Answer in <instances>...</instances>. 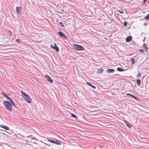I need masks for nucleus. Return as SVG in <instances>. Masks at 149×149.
I'll return each instance as SVG.
<instances>
[{"label": "nucleus", "mask_w": 149, "mask_h": 149, "mask_svg": "<svg viewBox=\"0 0 149 149\" xmlns=\"http://www.w3.org/2000/svg\"><path fill=\"white\" fill-rule=\"evenodd\" d=\"M117 70L120 72H123L124 71V70L123 69L120 68H117Z\"/></svg>", "instance_id": "a211bd4d"}, {"label": "nucleus", "mask_w": 149, "mask_h": 149, "mask_svg": "<svg viewBox=\"0 0 149 149\" xmlns=\"http://www.w3.org/2000/svg\"><path fill=\"white\" fill-rule=\"evenodd\" d=\"M72 47L74 49L77 51H83L85 50L84 48L81 45L74 44Z\"/></svg>", "instance_id": "7ed1b4c3"}, {"label": "nucleus", "mask_w": 149, "mask_h": 149, "mask_svg": "<svg viewBox=\"0 0 149 149\" xmlns=\"http://www.w3.org/2000/svg\"><path fill=\"white\" fill-rule=\"evenodd\" d=\"M2 94L6 97L7 99L9 100H10V102L11 103V104L13 105L15 107H16V106L14 104V102L7 95H6L3 92L2 93Z\"/></svg>", "instance_id": "20e7f679"}, {"label": "nucleus", "mask_w": 149, "mask_h": 149, "mask_svg": "<svg viewBox=\"0 0 149 149\" xmlns=\"http://www.w3.org/2000/svg\"><path fill=\"white\" fill-rule=\"evenodd\" d=\"M103 71V70L102 68H101L100 69H98V71H97V74H100L102 73Z\"/></svg>", "instance_id": "9b49d317"}, {"label": "nucleus", "mask_w": 149, "mask_h": 149, "mask_svg": "<svg viewBox=\"0 0 149 149\" xmlns=\"http://www.w3.org/2000/svg\"><path fill=\"white\" fill-rule=\"evenodd\" d=\"M124 25L125 26H127V22H124Z\"/></svg>", "instance_id": "bb28decb"}, {"label": "nucleus", "mask_w": 149, "mask_h": 149, "mask_svg": "<svg viewBox=\"0 0 149 149\" xmlns=\"http://www.w3.org/2000/svg\"><path fill=\"white\" fill-rule=\"evenodd\" d=\"M114 71V70L113 69H108L107 72L108 73H112Z\"/></svg>", "instance_id": "1a4fd4ad"}, {"label": "nucleus", "mask_w": 149, "mask_h": 149, "mask_svg": "<svg viewBox=\"0 0 149 149\" xmlns=\"http://www.w3.org/2000/svg\"><path fill=\"white\" fill-rule=\"evenodd\" d=\"M71 115H72V117L77 118V119L78 118V117L77 116H76L74 114H73L72 113H71Z\"/></svg>", "instance_id": "6ab92c4d"}, {"label": "nucleus", "mask_w": 149, "mask_h": 149, "mask_svg": "<svg viewBox=\"0 0 149 149\" xmlns=\"http://www.w3.org/2000/svg\"><path fill=\"white\" fill-rule=\"evenodd\" d=\"M143 47H144L146 49V51L148 52V48L146 46V45L145 43H144L143 45Z\"/></svg>", "instance_id": "412c9836"}, {"label": "nucleus", "mask_w": 149, "mask_h": 149, "mask_svg": "<svg viewBox=\"0 0 149 149\" xmlns=\"http://www.w3.org/2000/svg\"><path fill=\"white\" fill-rule=\"evenodd\" d=\"M15 41L18 42H21V40L19 39H16Z\"/></svg>", "instance_id": "5701e85b"}, {"label": "nucleus", "mask_w": 149, "mask_h": 149, "mask_svg": "<svg viewBox=\"0 0 149 149\" xmlns=\"http://www.w3.org/2000/svg\"><path fill=\"white\" fill-rule=\"evenodd\" d=\"M139 51L141 52V53H144V51L142 49H139Z\"/></svg>", "instance_id": "b1692460"}, {"label": "nucleus", "mask_w": 149, "mask_h": 149, "mask_svg": "<svg viewBox=\"0 0 149 149\" xmlns=\"http://www.w3.org/2000/svg\"><path fill=\"white\" fill-rule=\"evenodd\" d=\"M61 25L63 26H64V25H63V24H62Z\"/></svg>", "instance_id": "473e14b6"}, {"label": "nucleus", "mask_w": 149, "mask_h": 149, "mask_svg": "<svg viewBox=\"0 0 149 149\" xmlns=\"http://www.w3.org/2000/svg\"><path fill=\"white\" fill-rule=\"evenodd\" d=\"M3 104L6 108L10 111H12L13 110L11 103L7 101H5L3 102Z\"/></svg>", "instance_id": "f03ea898"}, {"label": "nucleus", "mask_w": 149, "mask_h": 149, "mask_svg": "<svg viewBox=\"0 0 149 149\" xmlns=\"http://www.w3.org/2000/svg\"><path fill=\"white\" fill-rule=\"evenodd\" d=\"M126 95H131V94L130 93H127L125 94Z\"/></svg>", "instance_id": "c756f323"}, {"label": "nucleus", "mask_w": 149, "mask_h": 149, "mask_svg": "<svg viewBox=\"0 0 149 149\" xmlns=\"http://www.w3.org/2000/svg\"><path fill=\"white\" fill-rule=\"evenodd\" d=\"M45 77L47 79V80L48 81L50 82L51 83H52L53 82L52 80L50 78L49 76L47 75H45Z\"/></svg>", "instance_id": "0eeeda50"}, {"label": "nucleus", "mask_w": 149, "mask_h": 149, "mask_svg": "<svg viewBox=\"0 0 149 149\" xmlns=\"http://www.w3.org/2000/svg\"><path fill=\"white\" fill-rule=\"evenodd\" d=\"M136 82L137 83V84L138 85H141V81L139 79H137L136 80Z\"/></svg>", "instance_id": "f3484780"}, {"label": "nucleus", "mask_w": 149, "mask_h": 149, "mask_svg": "<svg viewBox=\"0 0 149 149\" xmlns=\"http://www.w3.org/2000/svg\"><path fill=\"white\" fill-rule=\"evenodd\" d=\"M147 1V0H143V3L144 4Z\"/></svg>", "instance_id": "7c9ffc66"}, {"label": "nucleus", "mask_w": 149, "mask_h": 149, "mask_svg": "<svg viewBox=\"0 0 149 149\" xmlns=\"http://www.w3.org/2000/svg\"><path fill=\"white\" fill-rule=\"evenodd\" d=\"M131 96L133 98H134L136 100H137L138 99L137 98H136L135 96H134V95L131 94Z\"/></svg>", "instance_id": "a878e982"}, {"label": "nucleus", "mask_w": 149, "mask_h": 149, "mask_svg": "<svg viewBox=\"0 0 149 149\" xmlns=\"http://www.w3.org/2000/svg\"><path fill=\"white\" fill-rule=\"evenodd\" d=\"M131 96L133 98H134L136 100H137L138 99L137 98H136L135 96H134V95L131 94Z\"/></svg>", "instance_id": "393cba45"}, {"label": "nucleus", "mask_w": 149, "mask_h": 149, "mask_svg": "<svg viewBox=\"0 0 149 149\" xmlns=\"http://www.w3.org/2000/svg\"><path fill=\"white\" fill-rule=\"evenodd\" d=\"M51 47L53 49L56 50V52H58L59 51V48L56 44L55 43L54 44V46L52 45H51Z\"/></svg>", "instance_id": "423d86ee"}, {"label": "nucleus", "mask_w": 149, "mask_h": 149, "mask_svg": "<svg viewBox=\"0 0 149 149\" xmlns=\"http://www.w3.org/2000/svg\"><path fill=\"white\" fill-rule=\"evenodd\" d=\"M8 31H9V32L10 33V37L11 36V31H10V30H8Z\"/></svg>", "instance_id": "c85d7f7f"}, {"label": "nucleus", "mask_w": 149, "mask_h": 149, "mask_svg": "<svg viewBox=\"0 0 149 149\" xmlns=\"http://www.w3.org/2000/svg\"><path fill=\"white\" fill-rule=\"evenodd\" d=\"M86 84L87 85L90 86L92 87L93 88H94V89L95 88V86H93V85L92 84H91L90 83H89V82H87L86 83Z\"/></svg>", "instance_id": "2eb2a0df"}, {"label": "nucleus", "mask_w": 149, "mask_h": 149, "mask_svg": "<svg viewBox=\"0 0 149 149\" xmlns=\"http://www.w3.org/2000/svg\"><path fill=\"white\" fill-rule=\"evenodd\" d=\"M143 19H145L147 20H149V14H148L146 16L144 17Z\"/></svg>", "instance_id": "dca6fc26"}, {"label": "nucleus", "mask_w": 149, "mask_h": 149, "mask_svg": "<svg viewBox=\"0 0 149 149\" xmlns=\"http://www.w3.org/2000/svg\"><path fill=\"white\" fill-rule=\"evenodd\" d=\"M141 74L140 73H138L137 75V77H141Z\"/></svg>", "instance_id": "4be33fe9"}, {"label": "nucleus", "mask_w": 149, "mask_h": 149, "mask_svg": "<svg viewBox=\"0 0 149 149\" xmlns=\"http://www.w3.org/2000/svg\"><path fill=\"white\" fill-rule=\"evenodd\" d=\"M49 142L52 143H55L56 144L60 145L61 144V143L59 142L56 141H55L54 140H51L49 139L48 138H47L46 139Z\"/></svg>", "instance_id": "39448f33"}, {"label": "nucleus", "mask_w": 149, "mask_h": 149, "mask_svg": "<svg viewBox=\"0 0 149 149\" xmlns=\"http://www.w3.org/2000/svg\"><path fill=\"white\" fill-rule=\"evenodd\" d=\"M58 34L59 36L60 37H63L65 38H66L64 34L61 31H59L58 32Z\"/></svg>", "instance_id": "f8f14e48"}, {"label": "nucleus", "mask_w": 149, "mask_h": 149, "mask_svg": "<svg viewBox=\"0 0 149 149\" xmlns=\"http://www.w3.org/2000/svg\"><path fill=\"white\" fill-rule=\"evenodd\" d=\"M21 92L22 96L24 100L28 103H31V99L29 95L22 91H21Z\"/></svg>", "instance_id": "f257e3e1"}, {"label": "nucleus", "mask_w": 149, "mask_h": 149, "mask_svg": "<svg viewBox=\"0 0 149 149\" xmlns=\"http://www.w3.org/2000/svg\"><path fill=\"white\" fill-rule=\"evenodd\" d=\"M127 126L129 128H131L132 127V125L127 121L125 122Z\"/></svg>", "instance_id": "4468645a"}, {"label": "nucleus", "mask_w": 149, "mask_h": 149, "mask_svg": "<svg viewBox=\"0 0 149 149\" xmlns=\"http://www.w3.org/2000/svg\"><path fill=\"white\" fill-rule=\"evenodd\" d=\"M132 39V37L130 36H128L126 39V40L127 42H130Z\"/></svg>", "instance_id": "ddd939ff"}, {"label": "nucleus", "mask_w": 149, "mask_h": 149, "mask_svg": "<svg viewBox=\"0 0 149 149\" xmlns=\"http://www.w3.org/2000/svg\"><path fill=\"white\" fill-rule=\"evenodd\" d=\"M131 60L132 62V64L133 65L134 64V58H132Z\"/></svg>", "instance_id": "aec40b11"}, {"label": "nucleus", "mask_w": 149, "mask_h": 149, "mask_svg": "<svg viewBox=\"0 0 149 149\" xmlns=\"http://www.w3.org/2000/svg\"><path fill=\"white\" fill-rule=\"evenodd\" d=\"M118 11L121 14H123L124 13V12L122 11H120V10H118Z\"/></svg>", "instance_id": "cd10ccee"}, {"label": "nucleus", "mask_w": 149, "mask_h": 149, "mask_svg": "<svg viewBox=\"0 0 149 149\" xmlns=\"http://www.w3.org/2000/svg\"><path fill=\"white\" fill-rule=\"evenodd\" d=\"M22 9V8L20 6L19 7H17L16 8V10L17 13H19L21 11Z\"/></svg>", "instance_id": "6e6552de"}, {"label": "nucleus", "mask_w": 149, "mask_h": 149, "mask_svg": "<svg viewBox=\"0 0 149 149\" xmlns=\"http://www.w3.org/2000/svg\"><path fill=\"white\" fill-rule=\"evenodd\" d=\"M0 127L2 128H4L6 130H9V129L8 127L6 126L1 125H0Z\"/></svg>", "instance_id": "9d476101"}, {"label": "nucleus", "mask_w": 149, "mask_h": 149, "mask_svg": "<svg viewBox=\"0 0 149 149\" xmlns=\"http://www.w3.org/2000/svg\"><path fill=\"white\" fill-rule=\"evenodd\" d=\"M59 23L60 24H61V25L62 24V23L61 22H59Z\"/></svg>", "instance_id": "2f4dec72"}]
</instances>
